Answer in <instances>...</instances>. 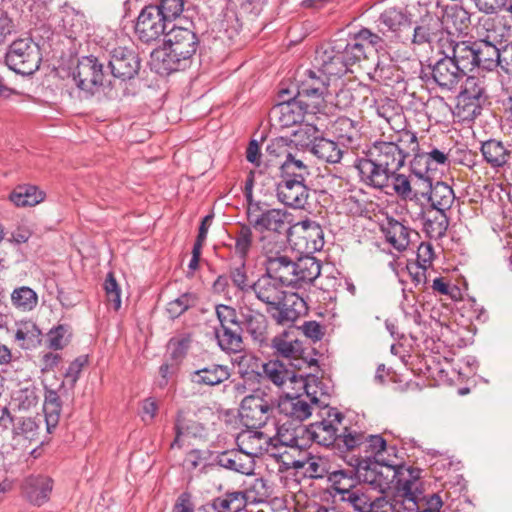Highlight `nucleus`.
<instances>
[{
	"mask_svg": "<svg viewBox=\"0 0 512 512\" xmlns=\"http://www.w3.org/2000/svg\"><path fill=\"white\" fill-rule=\"evenodd\" d=\"M443 34H450L444 31L441 27V23L438 19L424 20L420 25L414 28V34L412 42L417 45L425 43L434 45L440 54L439 40Z\"/></svg>",
	"mask_w": 512,
	"mask_h": 512,
	"instance_id": "27",
	"label": "nucleus"
},
{
	"mask_svg": "<svg viewBox=\"0 0 512 512\" xmlns=\"http://www.w3.org/2000/svg\"><path fill=\"white\" fill-rule=\"evenodd\" d=\"M5 60L7 66L16 73L31 75L38 70L42 55L32 38L22 37L9 45Z\"/></svg>",
	"mask_w": 512,
	"mask_h": 512,
	"instance_id": "3",
	"label": "nucleus"
},
{
	"mask_svg": "<svg viewBox=\"0 0 512 512\" xmlns=\"http://www.w3.org/2000/svg\"><path fill=\"white\" fill-rule=\"evenodd\" d=\"M272 406L260 389L245 396L240 404L239 415L247 428H260L270 418Z\"/></svg>",
	"mask_w": 512,
	"mask_h": 512,
	"instance_id": "9",
	"label": "nucleus"
},
{
	"mask_svg": "<svg viewBox=\"0 0 512 512\" xmlns=\"http://www.w3.org/2000/svg\"><path fill=\"white\" fill-rule=\"evenodd\" d=\"M411 185L412 193L409 200L419 201L422 198L428 199L430 191L433 186L431 179L429 177L415 173L413 175Z\"/></svg>",
	"mask_w": 512,
	"mask_h": 512,
	"instance_id": "61",
	"label": "nucleus"
},
{
	"mask_svg": "<svg viewBox=\"0 0 512 512\" xmlns=\"http://www.w3.org/2000/svg\"><path fill=\"white\" fill-rule=\"evenodd\" d=\"M263 377L277 387H282L287 381L299 383L303 388L306 387V380L302 376H297L293 371H289L279 360L269 361L263 365Z\"/></svg>",
	"mask_w": 512,
	"mask_h": 512,
	"instance_id": "28",
	"label": "nucleus"
},
{
	"mask_svg": "<svg viewBox=\"0 0 512 512\" xmlns=\"http://www.w3.org/2000/svg\"><path fill=\"white\" fill-rule=\"evenodd\" d=\"M230 370L225 365L212 364L208 367L195 371L192 381L198 385L215 386L228 380Z\"/></svg>",
	"mask_w": 512,
	"mask_h": 512,
	"instance_id": "34",
	"label": "nucleus"
},
{
	"mask_svg": "<svg viewBox=\"0 0 512 512\" xmlns=\"http://www.w3.org/2000/svg\"><path fill=\"white\" fill-rule=\"evenodd\" d=\"M276 313L273 318L278 324H287L296 321L307 312L306 302L296 293H284L279 305L273 307Z\"/></svg>",
	"mask_w": 512,
	"mask_h": 512,
	"instance_id": "20",
	"label": "nucleus"
},
{
	"mask_svg": "<svg viewBox=\"0 0 512 512\" xmlns=\"http://www.w3.org/2000/svg\"><path fill=\"white\" fill-rule=\"evenodd\" d=\"M155 6L158 8L160 16H164V20L170 23L183 12L184 2L183 0H161L160 4Z\"/></svg>",
	"mask_w": 512,
	"mask_h": 512,
	"instance_id": "62",
	"label": "nucleus"
},
{
	"mask_svg": "<svg viewBox=\"0 0 512 512\" xmlns=\"http://www.w3.org/2000/svg\"><path fill=\"white\" fill-rule=\"evenodd\" d=\"M390 180H392V186L394 192L403 200H408L411 196V182L413 180V176H406L404 174H399L394 172L391 175Z\"/></svg>",
	"mask_w": 512,
	"mask_h": 512,
	"instance_id": "63",
	"label": "nucleus"
},
{
	"mask_svg": "<svg viewBox=\"0 0 512 512\" xmlns=\"http://www.w3.org/2000/svg\"><path fill=\"white\" fill-rule=\"evenodd\" d=\"M233 239L234 253L245 262L254 244L252 226L245 224L241 225L235 232Z\"/></svg>",
	"mask_w": 512,
	"mask_h": 512,
	"instance_id": "48",
	"label": "nucleus"
},
{
	"mask_svg": "<svg viewBox=\"0 0 512 512\" xmlns=\"http://www.w3.org/2000/svg\"><path fill=\"white\" fill-rule=\"evenodd\" d=\"M160 16L158 8L153 5L146 6L140 12L135 25V33L144 43L158 41L167 30V22Z\"/></svg>",
	"mask_w": 512,
	"mask_h": 512,
	"instance_id": "14",
	"label": "nucleus"
},
{
	"mask_svg": "<svg viewBox=\"0 0 512 512\" xmlns=\"http://www.w3.org/2000/svg\"><path fill=\"white\" fill-rule=\"evenodd\" d=\"M288 239L291 245L301 254H312L324 246V234L321 226L311 220L292 224Z\"/></svg>",
	"mask_w": 512,
	"mask_h": 512,
	"instance_id": "6",
	"label": "nucleus"
},
{
	"mask_svg": "<svg viewBox=\"0 0 512 512\" xmlns=\"http://www.w3.org/2000/svg\"><path fill=\"white\" fill-rule=\"evenodd\" d=\"M440 55H447L466 74L476 67L475 42L456 41L451 34H443L439 40Z\"/></svg>",
	"mask_w": 512,
	"mask_h": 512,
	"instance_id": "11",
	"label": "nucleus"
},
{
	"mask_svg": "<svg viewBox=\"0 0 512 512\" xmlns=\"http://www.w3.org/2000/svg\"><path fill=\"white\" fill-rule=\"evenodd\" d=\"M166 36L164 46L154 50L151 59L159 73L169 74L182 69L196 53L198 39L192 30L177 26H174Z\"/></svg>",
	"mask_w": 512,
	"mask_h": 512,
	"instance_id": "2",
	"label": "nucleus"
},
{
	"mask_svg": "<svg viewBox=\"0 0 512 512\" xmlns=\"http://www.w3.org/2000/svg\"><path fill=\"white\" fill-rule=\"evenodd\" d=\"M40 336V329L32 321L20 323L15 332V340L22 349L36 347L41 341Z\"/></svg>",
	"mask_w": 512,
	"mask_h": 512,
	"instance_id": "43",
	"label": "nucleus"
},
{
	"mask_svg": "<svg viewBox=\"0 0 512 512\" xmlns=\"http://www.w3.org/2000/svg\"><path fill=\"white\" fill-rule=\"evenodd\" d=\"M446 211H437L429 216L424 224V230L430 238H442L448 229L449 221Z\"/></svg>",
	"mask_w": 512,
	"mask_h": 512,
	"instance_id": "52",
	"label": "nucleus"
},
{
	"mask_svg": "<svg viewBox=\"0 0 512 512\" xmlns=\"http://www.w3.org/2000/svg\"><path fill=\"white\" fill-rule=\"evenodd\" d=\"M44 198L45 194L32 185H19L9 195L10 201L18 207L35 206Z\"/></svg>",
	"mask_w": 512,
	"mask_h": 512,
	"instance_id": "38",
	"label": "nucleus"
},
{
	"mask_svg": "<svg viewBox=\"0 0 512 512\" xmlns=\"http://www.w3.org/2000/svg\"><path fill=\"white\" fill-rule=\"evenodd\" d=\"M249 224L258 231H268L275 235L289 232L294 217L285 209H264L261 203H253L247 208Z\"/></svg>",
	"mask_w": 512,
	"mask_h": 512,
	"instance_id": "4",
	"label": "nucleus"
},
{
	"mask_svg": "<svg viewBox=\"0 0 512 512\" xmlns=\"http://www.w3.org/2000/svg\"><path fill=\"white\" fill-rule=\"evenodd\" d=\"M281 168L284 174L294 176V179L305 180V176L309 174L308 166L305 162L290 152L286 153V159L282 163Z\"/></svg>",
	"mask_w": 512,
	"mask_h": 512,
	"instance_id": "55",
	"label": "nucleus"
},
{
	"mask_svg": "<svg viewBox=\"0 0 512 512\" xmlns=\"http://www.w3.org/2000/svg\"><path fill=\"white\" fill-rule=\"evenodd\" d=\"M273 116L282 127L301 124L304 121L305 111L294 97L288 101L277 104L272 110Z\"/></svg>",
	"mask_w": 512,
	"mask_h": 512,
	"instance_id": "29",
	"label": "nucleus"
},
{
	"mask_svg": "<svg viewBox=\"0 0 512 512\" xmlns=\"http://www.w3.org/2000/svg\"><path fill=\"white\" fill-rule=\"evenodd\" d=\"M191 342L192 338L190 334H184L172 338L168 344L172 358L175 360H181L188 352Z\"/></svg>",
	"mask_w": 512,
	"mask_h": 512,
	"instance_id": "64",
	"label": "nucleus"
},
{
	"mask_svg": "<svg viewBox=\"0 0 512 512\" xmlns=\"http://www.w3.org/2000/svg\"><path fill=\"white\" fill-rule=\"evenodd\" d=\"M109 66L114 77L128 80L138 74L140 60L134 50L119 46L111 51Z\"/></svg>",
	"mask_w": 512,
	"mask_h": 512,
	"instance_id": "17",
	"label": "nucleus"
},
{
	"mask_svg": "<svg viewBox=\"0 0 512 512\" xmlns=\"http://www.w3.org/2000/svg\"><path fill=\"white\" fill-rule=\"evenodd\" d=\"M307 94V96H299L297 93L295 96L305 113L316 114L322 112L327 102L332 103L331 95L328 91L308 92Z\"/></svg>",
	"mask_w": 512,
	"mask_h": 512,
	"instance_id": "46",
	"label": "nucleus"
},
{
	"mask_svg": "<svg viewBox=\"0 0 512 512\" xmlns=\"http://www.w3.org/2000/svg\"><path fill=\"white\" fill-rule=\"evenodd\" d=\"M317 398H310V401L302 396H289L280 398L278 402L279 412L292 420L302 422L312 415L313 405L317 404Z\"/></svg>",
	"mask_w": 512,
	"mask_h": 512,
	"instance_id": "22",
	"label": "nucleus"
},
{
	"mask_svg": "<svg viewBox=\"0 0 512 512\" xmlns=\"http://www.w3.org/2000/svg\"><path fill=\"white\" fill-rule=\"evenodd\" d=\"M476 47V67L486 70H492L496 66H500L501 50L488 40H480L475 42Z\"/></svg>",
	"mask_w": 512,
	"mask_h": 512,
	"instance_id": "36",
	"label": "nucleus"
},
{
	"mask_svg": "<svg viewBox=\"0 0 512 512\" xmlns=\"http://www.w3.org/2000/svg\"><path fill=\"white\" fill-rule=\"evenodd\" d=\"M447 32L452 34V30L458 33H466L471 24L470 14L463 8L453 5L446 9L443 16V22ZM453 37V35H451Z\"/></svg>",
	"mask_w": 512,
	"mask_h": 512,
	"instance_id": "35",
	"label": "nucleus"
},
{
	"mask_svg": "<svg viewBox=\"0 0 512 512\" xmlns=\"http://www.w3.org/2000/svg\"><path fill=\"white\" fill-rule=\"evenodd\" d=\"M433 81L443 91H454L465 73L447 55L441 57L431 66Z\"/></svg>",
	"mask_w": 512,
	"mask_h": 512,
	"instance_id": "16",
	"label": "nucleus"
},
{
	"mask_svg": "<svg viewBox=\"0 0 512 512\" xmlns=\"http://www.w3.org/2000/svg\"><path fill=\"white\" fill-rule=\"evenodd\" d=\"M247 503L246 493L242 491L228 492L212 501L215 512H239Z\"/></svg>",
	"mask_w": 512,
	"mask_h": 512,
	"instance_id": "39",
	"label": "nucleus"
},
{
	"mask_svg": "<svg viewBox=\"0 0 512 512\" xmlns=\"http://www.w3.org/2000/svg\"><path fill=\"white\" fill-rule=\"evenodd\" d=\"M62 410V403L58 393L55 390L45 388L43 412L47 430L56 427L59 422Z\"/></svg>",
	"mask_w": 512,
	"mask_h": 512,
	"instance_id": "41",
	"label": "nucleus"
},
{
	"mask_svg": "<svg viewBox=\"0 0 512 512\" xmlns=\"http://www.w3.org/2000/svg\"><path fill=\"white\" fill-rule=\"evenodd\" d=\"M197 302V297L192 293H184L177 299L170 301L167 304L166 311L171 318H177L193 307Z\"/></svg>",
	"mask_w": 512,
	"mask_h": 512,
	"instance_id": "60",
	"label": "nucleus"
},
{
	"mask_svg": "<svg viewBox=\"0 0 512 512\" xmlns=\"http://www.w3.org/2000/svg\"><path fill=\"white\" fill-rule=\"evenodd\" d=\"M386 241L397 251L406 250L411 242V230L393 218H387L381 225Z\"/></svg>",
	"mask_w": 512,
	"mask_h": 512,
	"instance_id": "25",
	"label": "nucleus"
},
{
	"mask_svg": "<svg viewBox=\"0 0 512 512\" xmlns=\"http://www.w3.org/2000/svg\"><path fill=\"white\" fill-rule=\"evenodd\" d=\"M310 151L317 158L329 163H338L342 158V151L337 143L320 136L311 146Z\"/></svg>",
	"mask_w": 512,
	"mask_h": 512,
	"instance_id": "42",
	"label": "nucleus"
},
{
	"mask_svg": "<svg viewBox=\"0 0 512 512\" xmlns=\"http://www.w3.org/2000/svg\"><path fill=\"white\" fill-rule=\"evenodd\" d=\"M305 75L306 77L300 80L298 85L299 96H307L308 92L328 91L326 80L322 79L314 71L307 70Z\"/></svg>",
	"mask_w": 512,
	"mask_h": 512,
	"instance_id": "57",
	"label": "nucleus"
},
{
	"mask_svg": "<svg viewBox=\"0 0 512 512\" xmlns=\"http://www.w3.org/2000/svg\"><path fill=\"white\" fill-rule=\"evenodd\" d=\"M103 77V65L93 56L83 57L79 60L73 73L76 85L81 90L90 93L102 85Z\"/></svg>",
	"mask_w": 512,
	"mask_h": 512,
	"instance_id": "15",
	"label": "nucleus"
},
{
	"mask_svg": "<svg viewBox=\"0 0 512 512\" xmlns=\"http://www.w3.org/2000/svg\"><path fill=\"white\" fill-rule=\"evenodd\" d=\"M481 152L484 159L493 167L504 165L509 158V151L502 142L489 140L482 144Z\"/></svg>",
	"mask_w": 512,
	"mask_h": 512,
	"instance_id": "44",
	"label": "nucleus"
},
{
	"mask_svg": "<svg viewBox=\"0 0 512 512\" xmlns=\"http://www.w3.org/2000/svg\"><path fill=\"white\" fill-rule=\"evenodd\" d=\"M485 92V80L481 77L469 76L466 78L458 96V102L464 106L478 107L480 101L485 97Z\"/></svg>",
	"mask_w": 512,
	"mask_h": 512,
	"instance_id": "32",
	"label": "nucleus"
},
{
	"mask_svg": "<svg viewBox=\"0 0 512 512\" xmlns=\"http://www.w3.org/2000/svg\"><path fill=\"white\" fill-rule=\"evenodd\" d=\"M395 472L397 476H395L393 489L397 491V496L402 498L405 510L417 512V493L419 491L421 470L417 467L405 466L401 462L395 468Z\"/></svg>",
	"mask_w": 512,
	"mask_h": 512,
	"instance_id": "10",
	"label": "nucleus"
},
{
	"mask_svg": "<svg viewBox=\"0 0 512 512\" xmlns=\"http://www.w3.org/2000/svg\"><path fill=\"white\" fill-rule=\"evenodd\" d=\"M175 429L176 438L171 444V447H174L175 445L180 446V440L183 436L198 437L202 436L204 432V427L200 423L187 419L182 413L178 414Z\"/></svg>",
	"mask_w": 512,
	"mask_h": 512,
	"instance_id": "51",
	"label": "nucleus"
},
{
	"mask_svg": "<svg viewBox=\"0 0 512 512\" xmlns=\"http://www.w3.org/2000/svg\"><path fill=\"white\" fill-rule=\"evenodd\" d=\"M258 248L260 254L265 258L264 264L268 273L278 275L290 259L286 254V242L280 238V235H262L258 241Z\"/></svg>",
	"mask_w": 512,
	"mask_h": 512,
	"instance_id": "13",
	"label": "nucleus"
},
{
	"mask_svg": "<svg viewBox=\"0 0 512 512\" xmlns=\"http://www.w3.org/2000/svg\"><path fill=\"white\" fill-rule=\"evenodd\" d=\"M338 430V427L332 421L323 420L306 427L305 434L319 445L335 447L339 436Z\"/></svg>",
	"mask_w": 512,
	"mask_h": 512,
	"instance_id": "30",
	"label": "nucleus"
},
{
	"mask_svg": "<svg viewBox=\"0 0 512 512\" xmlns=\"http://www.w3.org/2000/svg\"><path fill=\"white\" fill-rule=\"evenodd\" d=\"M219 463L227 469L245 475H251L255 466L254 458L242 452L239 448L238 450L223 452L220 455Z\"/></svg>",
	"mask_w": 512,
	"mask_h": 512,
	"instance_id": "31",
	"label": "nucleus"
},
{
	"mask_svg": "<svg viewBox=\"0 0 512 512\" xmlns=\"http://www.w3.org/2000/svg\"><path fill=\"white\" fill-rule=\"evenodd\" d=\"M344 476V471H335L331 474L330 480L333 488L340 495V500L354 509L356 512H371L375 495L370 487L355 486L353 488L341 486L337 478Z\"/></svg>",
	"mask_w": 512,
	"mask_h": 512,
	"instance_id": "12",
	"label": "nucleus"
},
{
	"mask_svg": "<svg viewBox=\"0 0 512 512\" xmlns=\"http://www.w3.org/2000/svg\"><path fill=\"white\" fill-rule=\"evenodd\" d=\"M406 25V15L395 7L385 9L379 18V27L382 33H385V31L396 32Z\"/></svg>",
	"mask_w": 512,
	"mask_h": 512,
	"instance_id": "50",
	"label": "nucleus"
},
{
	"mask_svg": "<svg viewBox=\"0 0 512 512\" xmlns=\"http://www.w3.org/2000/svg\"><path fill=\"white\" fill-rule=\"evenodd\" d=\"M318 137L319 130L315 125L302 122L291 134L290 141L298 149L305 150L311 148Z\"/></svg>",
	"mask_w": 512,
	"mask_h": 512,
	"instance_id": "47",
	"label": "nucleus"
},
{
	"mask_svg": "<svg viewBox=\"0 0 512 512\" xmlns=\"http://www.w3.org/2000/svg\"><path fill=\"white\" fill-rule=\"evenodd\" d=\"M52 487V479L42 475L25 478L21 486L23 496L35 506H41L49 500Z\"/></svg>",
	"mask_w": 512,
	"mask_h": 512,
	"instance_id": "21",
	"label": "nucleus"
},
{
	"mask_svg": "<svg viewBox=\"0 0 512 512\" xmlns=\"http://www.w3.org/2000/svg\"><path fill=\"white\" fill-rule=\"evenodd\" d=\"M272 348L278 356L288 360L300 361L303 358V343L292 332L275 336L272 340Z\"/></svg>",
	"mask_w": 512,
	"mask_h": 512,
	"instance_id": "24",
	"label": "nucleus"
},
{
	"mask_svg": "<svg viewBox=\"0 0 512 512\" xmlns=\"http://www.w3.org/2000/svg\"><path fill=\"white\" fill-rule=\"evenodd\" d=\"M321 273V265L316 258L305 256L296 262L288 260L277 275L287 286L304 287L314 282Z\"/></svg>",
	"mask_w": 512,
	"mask_h": 512,
	"instance_id": "7",
	"label": "nucleus"
},
{
	"mask_svg": "<svg viewBox=\"0 0 512 512\" xmlns=\"http://www.w3.org/2000/svg\"><path fill=\"white\" fill-rule=\"evenodd\" d=\"M0 421L13 422V443L18 449L27 451L30 450L31 454L36 452L35 447L42 443L41 441V420L37 417H16L12 419L10 414L5 409Z\"/></svg>",
	"mask_w": 512,
	"mask_h": 512,
	"instance_id": "5",
	"label": "nucleus"
},
{
	"mask_svg": "<svg viewBox=\"0 0 512 512\" xmlns=\"http://www.w3.org/2000/svg\"><path fill=\"white\" fill-rule=\"evenodd\" d=\"M395 476H397L395 469L373 464L372 467L366 469L363 480L371 486L373 491L384 494L393 488Z\"/></svg>",
	"mask_w": 512,
	"mask_h": 512,
	"instance_id": "26",
	"label": "nucleus"
},
{
	"mask_svg": "<svg viewBox=\"0 0 512 512\" xmlns=\"http://www.w3.org/2000/svg\"><path fill=\"white\" fill-rule=\"evenodd\" d=\"M11 302L18 310L27 312L33 310L37 306L38 296L32 288L28 286H21L14 289L11 293Z\"/></svg>",
	"mask_w": 512,
	"mask_h": 512,
	"instance_id": "49",
	"label": "nucleus"
},
{
	"mask_svg": "<svg viewBox=\"0 0 512 512\" xmlns=\"http://www.w3.org/2000/svg\"><path fill=\"white\" fill-rule=\"evenodd\" d=\"M226 275L229 277L230 282L238 294L247 293L252 289L244 261H242L239 266L230 268Z\"/></svg>",
	"mask_w": 512,
	"mask_h": 512,
	"instance_id": "59",
	"label": "nucleus"
},
{
	"mask_svg": "<svg viewBox=\"0 0 512 512\" xmlns=\"http://www.w3.org/2000/svg\"><path fill=\"white\" fill-rule=\"evenodd\" d=\"M364 433L352 431L347 428L339 434L335 448L340 451H353L359 449L362 451Z\"/></svg>",
	"mask_w": 512,
	"mask_h": 512,
	"instance_id": "56",
	"label": "nucleus"
},
{
	"mask_svg": "<svg viewBox=\"0 0 512 512\" xmlns=\"http://www.w3.org/2000/svg\"><path fill=\"white\" fill-rule=\"evenodd\" d=\"M315 61L319 66V72L325 77H339L346 73L348 67L341 54L334 55L333 51L328 50L317 51Z\"/></svg>",
	"mask_w": 512,
	"mask_h": 512,
	"instance_id": "33",
	"label": "nucleus"
},
{
	"mask_svg": "<svg viewBox=\"0 0 512 512\" xmlns=\"http://www.w3.org/2000/svg\"><path fill=\"white\" fill-rule=\"evenodd\" d=\"M394 142L405 160L411 155H418L419 143L415 133L402 129L397 132Z\"/></svg>",
	"mask_w": 512,
	"mask_h": 512,
	"instance_id": "54",
	"label": "nucleus"
},
{
	"mask_svg": "<svg viewBox=\"0 0 512 512\" xmlns=\"http://www.w3.org/2000/svg\"><path fill=\"white\" fill-rule=\"evenodd\" d=\"M284 285L286 284L276 274L266 271V274L252 284V290L258 300L273 308L284 298Z\"/></svg>",
	"mask_w": 512,
	"mask_h": 512,
	"instance_id": "18",
	"label": "nucleus"
},
{
	"mask_svg": "<svg viewBox=\"0 0 512 512\" xmlns=\"http://www.w3.org/2000/svg\"><path fill=\"white\" fill-rule=\"evenodd\" d=\"M267 328L268 322L263 314L255 313L247 317L246 329L255 342L262 344L266 341Z\"/></svg>",
	"mask_w": 512,
	"mask_h": 512,
	"instance_id": "53",
	"label": "nucleus"
},
{
	"mask_svg": "<svg viewBox=\"0 0 512 512\" xmlns=\"http://www.w3.org/2000/svg\"><path fill=\"white\" fill-rule=\"evenodd\" d=\"M404 163V156L394 141H375L367 151V158L359 159L356 168L364 183L384 189L389 185L391 175Z\"/></svg>",
	"mask_w": 512,
	"mask_h": 512,
	"instance_id": "1",
	"label": "nucleus"
},
{
	"mask_svg": "<svg viewBox=\"0 0 512 512\" xmlns=\"http://www.w3.org/2000/svg\"><path fill=\"white\" fill-rule=\"evenodd\" d=\"M220 348L226 352L237 353L242 350V337L240 325L221 328L215 332Z\"/></svg>",
	"mask_w": 512,
	"mask_h": 512,
	"instance_id": "40",
	"label": "nucleus"
},
{
	"mask_svg": "<svg viewBox=\"0 0 512 512\" xmlns=\"http://www.w3.org/2000/svg\"><path fill=\"white\" fill-rule=\"evenodd\" d=\"M255 429L247 428L238 434L236 438L238 448L253 458L269 454L271 457L286 463V452L275 451V446L271 443V435Z\"/></svg>",
	"mask_w": 512,
	"mask_h": 512,
	"instance_id": "8",
	"label": "nucleus"
},
{
	"mask_svg": "<svg viewBox=\"0 0 512 512\" xmlns=\"http://www.w3.org/2000/svg\"><path fill=\"white\" fill-rule=\"evenodd\" d=\"M387 445L386 441L380 435H366L362 445V452L366 458H373L374 461H383V453L381 450Z\"/></svg>",
	"mask_w": 512,
	"mask_h": 512,
	"instance_id": "58",
	"label": "nucleus"
},
{
	"mask_svg": "<svg viewBox=\"0 0 512 512\" xmlns=\"http://www.w3.org/2000/svg\"><path fill=\"white\" fill-rule=\"evenodd\" d=\"M455 200L453 189L446 183L437 181L433 184L428 201L431 207L437 211H447Z\"/></svg>",
	"mask_w": 512,
	"mask_h": 512,
	"instance_id": "37",
	"label": "nucleus"
},
{
	"mask_svg": "<svg viewBox=\"0 0 512 512\" xmlns=\"http://www.w3.org/2000/svg\"><path fill=\"white\" fill-rule=\"evenodd\" d=\"M278 200L293 208H304L309 197L308 188L304 180L284 179L277 186Z\"/></svg>",
	"mask_w": 512,
	"mask_h": 512,
	"instance_id": "19",
	"label": "nucleus"
},
{
	"mask_svg": "<svg viewBox=\"0 0 512 512\" xmlns=\"http://www.w3.org/2000/svg\"><path fill=\"white\" fill-rule=\"evenodd\" d=\"M334 133L337 138L344 144L351 148L358 145L360 134L354 122L346 117L338 118L334 123Z\"/></svg>",
	"mask_w": 512,
	"mask_h": 512,
	"instance_id": "45",
	"label": "nucleus"
},
{
	"mask_svg": "<svg viewBox=\"0 0 512 512\" xmlns=\"http://www.w3.org/2000/svg\"><path fill=\"white\" fill-rule=\"evenodd\" d=\"M306 427L293 426L291 422H285L277 427V432L271 436V443L275 446V451L286 452V448H302L304 446L302 437Z\"/></svg>",
	"mask_w": 512,
	"mask_h": 512,
	"instance_id": "23",
	"label": "nucleus"
}]
</instances>
